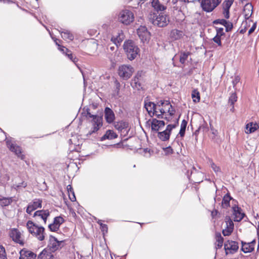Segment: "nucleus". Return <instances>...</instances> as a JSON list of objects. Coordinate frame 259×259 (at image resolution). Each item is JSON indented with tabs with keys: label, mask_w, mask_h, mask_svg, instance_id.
<instances>
[{
	"label": "nucleus",
	"mask_w": 259,
	"mask_h": 259,
	"mask_svg": "<svg viewBox=\"0 0 259 259\" xmlns=\"http://www.w3.org/2000/svg\"><path fill=\"white\" fill-rule=\"evenodd\" d=\"M172 105L168 100H158L156 101L155 116L158 118L162 119L165 113L168 112L170 116L175 114V110L172 109Z\"/></svg>",
	"instance_id": "nucleus-1"
},
{
	"label": "nucleus",
	"mask_w": 259,
	"mask_h": 259,
	"mask_svg": "<svg viewBox=\"0 0 259 259\" xmlns=\"http://www.w3.org/2000/svg\"><path fill=\"white\" fill-rule=\"evenodd\" d=\"M26 227L29 232L38 240L42 241L45 239V228L29 220L26 223Z\"/></svg>",
	"instance_id": "nucleus-2"
},
{
	"label": "nucleus",
	"mask_w": 259,
	"mask_h": 259,
	"mask_svg": "<svg viewBox=\"0 0 259 259\" xmlns=\"http://www.w3.org/2000/svg\"><path fill=\"white\" fill-rule=\"evenodd\" d=\"M123 47L127 58L131 61L136 58L140 52L138 47L132 40H126Z\"/></svg>",
	"instance_id": "nucleus-3"
},
{
	"label": "nucleus",
	"mask_w": 259,
	"mask_h": 259,
	"mask_svg": "<svg viewBox=\"0 0 259 259\" xmlns=\"http://www.w3.org/2000/svg\"><path fill=\"white\" fill-rule=\"evenodd\" d=\"M149 19L152 24L160 27L166 26L169 22L168 16L166 15L154 14L151 15Z\"/></svg>",
	"instance_id": "nucleus-4"
},
{
	"label": "nucleus",
	"mask_w": 259,
	"mask_h": 259,
	"mask_svg": "<svg viewBox=\"0 0 259 259\" xmlns=\"http://www.w3.org/2000/svg\"><path fill=\"white\" fill-rule=\"evenodd\" d=\"M50 211L48 209L36 211L33 215L34 223L38 225L46 224L48 218L50 216Z\"/></svg>",
	"instance_id": "nucleus-5"
},
{
	"label": "nucleus",
	"mask_w": 259,
	"mask_h": 259,
	"mask_svg": "<svg viewBox=\"0 0 259 259\" xmlns=\"http://www.w3.org/2000/svg\"><path fill=\"white\" fill-rule=\"evenodd\" d=\"M222 0H201L202 9L207 13L212 12L221 3Z\"/></svg>",
	"instance_id": "nucleus-6"
},
{
	"label": "nucleus",
	"mask_w": 259,
	"mask_h": 259,
	"mask_svg": "<svg viewBox=\"0 0 259 259\" xmlns=\"http://www.w3.org/2000/svg\"><path fill=\"white\" fill-rule=\"evenodd\" d=\"M118 20L121 23L128 25L134 20V14L130 10H123L119 14Z\"/></svg>",
	"instance_id": "nucleus-7"
},
{
	"label": "nucleus",
	"mask_w": 259,
	"mask_h": 259,
	"mask_svg": "<svg viewBox=\"0 0 259 259\" xmlns=\"http://www.w3.org/2000/svg\"><path fill=\"white\" fill-rule=\"evenodd\" d=\"M133 71L134 69L131 65H122L118 68V74L124 79L129 78L132 76Z\"/></svg>",
	"instance_id": "nucleus-8"
},
{
	"label": "nucleus",
	"mask_w": 259,
	"mask_h": 259,
	"mask_svg": "<svg viewBox=\"0 0 259 259\" xmlns=\"http://www.w3.org/2000/svg\"><path fill=\"white\" fill-rule=\"evenodd\" d=\"M91 122L92 124V129L90 132V135L97 132L103 125L102 116L95 115L91 117Z\"/></svg>",
	"instance_id": "nucleus-9"
},
{
	"label": "nucleus",
	"mask_w": 259,
	"mask_h": 259,
	"mask_svg": "<svg viewBox=\"0 0 259 259\" xmlns=\"http://www.w3.org/2000/svg\"><path fill=\"white\" fill-rule=\"evenodd\" d=\"M224 248L227 254H233L238 250V243L235 241L228 240L224 244Z\"/></svg>",
	"instance_id": "nucleus-10"
},
{
	"label": "nucleus",
	"mask_w": 259,
	"mask_h": 259,
	"mask_svg": "<svg viewBox=\"0 0 259 259\" xmlns=\"http://www.w3.org/2000/svg\"><path fill=\"white\" fill-rule=\"evenodd\" d=\"M137 34L143 42H147L150 38V33L145 26H140L137 29Z\"/></svg>",
	"instance_id": "nucleus-11"
},
{
	"label": "nucleus",
	"mask_w": 259,
	"mask_h": 259,
	"mask_svg": "<svg viewBox=\"0 0 259 259\" xmlns=\"http://www.w3.org/2000/svg\"><path fill=\"white\" fill-rule=\"evenodd\" d=\"M64 242L63 241H58L55 237L50 236V243L48 247L50 248V250L55 251L63 246Z\"/></svg>",
	"instance_id": "nucleus-12"
},
{
	"label": "nucleus",
	"mask_w": 259,
	"mask_h": 259,
	"mask_svg": "<svg viewBox=\"0 0 259 259\" xmlns=\"http://www.w3.org/2000/svg\"><path fill=\"white\" fill-rule=\"evenodd\" d=\"M10 236L16 243H19L21 245H24V241L21 239V234L17 229H13L11 230Z\"/></svg>",
	"instance_id": "nucleus-13"
},
{
	"label": "nucleus",
	"mask_w": 259,
	"mask_h": 259,
	"mask_svg": "<svg viewBox=\"0 0 259 259\" xmlns=\"http://www.w3.org/2000/svg\"><path fill=\"white\" fill-rule=\"evenodd\" d=\"M42 200L39 199H34L32 202L29 203L26 209V212L28 214L31 213L34 210L41 208Z\"/></svg>",
	"instance_id": "nucleus-14"
},
{
	"label": "nucleus",
	"mask_w": 259,
	"mask_h": 259,
	"mask_svg": "<svg viewBox=\"0 0 259 259\" xmlns=\"http://www.w3.org/2000/svg\"><path fill=\"white\" fill-rule=\"evenodd\" d=\"M232 209L235 222L241 221L245 215V213L242 212V209L236 204L232 207Z\"/></svg>",
	"instance_id": "nucleus-15"
},
{
	"label": "nucleus",
	"mask_w": 259,
	"mask_h": 259,
	"mask_svg": "<svg viewBox=\"0 0 259 259\" xmlns=\"http://www.w3.org/2000/svg\"><path fill=\"white\" fill-rule=\"evenodd\" d=\"M234 2V0H225L222 4L223 14L226 19L230 17V9Z\"/></svg>",
	"instance_id": "nucleus-16"
},
{
	"label": "nucleus",
	"mask_w": 259,
	"mask_h": 259,
	"mask_svg": "<svg viewBox=\"0 0 259 259\" xmlns=\"http://www.w3.org/2000/svg\"><path fill=\"white\" fill-rule=\"evenodd\" d=\"M36 254L26 248H23L20 251L19 259H36Z\"/></svg>",
	"instance_id": "nucleus-17"
},
{
	"label": "nucleus",
	"mask_w": 259,
	"mask_h": 259,
	"mask_svg": "<svg viewBox=\"0 0 259 259\" xmlns=\"http://www.w3.org/2000/svg\"><path fill=\"white\" fill-rule=\"evenodd\" d=\"M156 102L155 103L150 101L145 102V108L151 117L155 116V113L157 112L156 111Z\"/></svg>",
	"instance_id": "nucleus-18"
},
{
	"label": "nucleus",
	"mask_w": 259,
	"mask_h": 259,
	"mask_svg": "<svg viewBox=\"0 0 259 259\" xmlns=\"http://www.w3.org/2000/svg\"><path fill=\"white\" fill-rule=\"evenodd\" d=\"M7 144L9 149L15 153L18 157H20L22 159L24 158V156L21 154V148L19 146L11 143L9 141H7Z\"/></svg>",
	"instance_id": "nucleus-19"
},
{
	"label": "nucleus",
	"mask_w": 259,
	"mask_h": 259,
	"mask_svg": "<svg viewBox=\"0 0 259 259\" xmlns=\"http://www.w3.org/2000/svg\"><path fill=\"white\" fill-rule=\"evenodd\" d=\"M105 119L108 123H112L115 120V114L109 107H106L104 110Z\"/></svg>",
	"instance_id": "nucleus-20"
},
{
	"label": "nucleus",
	"mask_w": 259,
	"mask_h": 259,
	"mask_svg": "<svg viewBox=\"0 0 259 259\" xmlns=\"http://www.w3.org/2000/svg\"><path fill=\"white\" fill-rule=\"evenodd\" d=\"M58 50H59L63 54H65L67 56L68 58L76 64L79 70L81 71V68L78 64H76L77 60L76 59V58H73V55L71 53H69L70 51L67 48L61 45H58Z\"/></svg>",
	"instance_id": "nucleus-21"
},
{
	"label": "nucleus",
	"mask_w": 259,
	"mask_h": 259,
	"mask_svg": "<svg viewBox=\"0 0 259 259\" xmlns=\"http://www.w3.org/2000/svg\"><path fill=\"white\" fill-rule=\"evenodd\" d=\"M165 122L163 120H159L156 118L153 119L151 122V129L152 131L158 132L160 129L163 127Z\"/></svg>",
	"instance_id": "nucleus-22"
},
{
	"label": "nucleus",
	"mask_w": 259,
	"mask_h": 259,
	"mask_svg": "<svg viewBox=\"0 0 259 259\" xmlns=\"http://www.w3.org/2000/svg\"><path fill=\"white\" fill-rule=\"evenodd\" d=\"M124 38V34L122 30H120L115 36H113L111 38V41L114 44L116 48L120 45L121 42L123 41Z\"/></svg>",
	"instance_id": "nucleus-23"
},
{
	"label": "nucleus",
	"mask_w": 259,
	"mask_h": 259,
	"mask_svg": "<svg viewBox=\"0 0 259 259\" xmlns=\"http://www.w3.org/2000/svg\"><path fill=\"white\" fill-rule=\"evenodd\" d=\"M128 124L127 122L120 121L116 122L114 123L115 128L119 132L124 133V131L127 133V128H128Z\"/></svg>",
	"instance_id": "nucleus-24"
},
{
	"label": "nucleus",
	"mask_w": 259,
	"mask_h": 259,
	"mask_svg": "<svg viewBox=\"0 0 259 259\" xmlns=\"http://www.w3.org/2000/svg\"><path fill=\"white\" fill-rule=\"evenodd\" d=\"M184 36V32L177 29H172L170 31V37L173 40H179Z\"/></svg>",
	"instance_id": "nucleus-25"
},
{
	"label": "nucleus",
	"mask_w": 259,
	"mask_h": 259,
	"mask_svg": "<svg viewBox=\"0 0 259 259\" xmlns=\"http://www.w3.org/2000/svg\"><path fill=\"white\" fill-rule=\"evenodd\" d=\"M54 257L51 251L44 249L38 255L37 259H54Z\"/></svg>",
	"instance_id": "nucleus-26"
},
{
	"label": "nucleus",
	"mask_w": 259,
	"mask_h": 259,
	"mask_svg": "<svg viewBox=\"0 0 259 259\" xmlns=\"http://www.w3.org/2000/svg\"><path fill=\"white\" fill-rule=\"evenodd\" d=\"M62 37L66 41H71L74 39L73 35L68 30L61 29L59 31Z\"/></svg>",
	"instance_id": "nucleus-27"
},
{
	"label": "nucleus",
	"mask_w": 259,
	"mask_h": 259,
	"mask_svg": "<svg viewBox=\"0 0 259 259\" xmlns=\"http://www.w3.org/2000/svg\"><path fill=\"white\" fill-rule=\"evenodd\" d=\"M226 228L222 231L223 234L225 236H229L233 232L234 229V224L232 221L226 222Z\"/></svg>",
	"instance_id": "nucleus-28"
},
{
	"label": "nucleus",
	"mask_w": 259,
	"mask_h": 259,
	"mask_svg": "<svg viewBox=\"0 0 259 259\" xmlns=\"http://www.w3.org/2000/svg\"><path fill=\"white\" fill-rule=\"evenodd\" d=\"M258 128L259 126L256 123L249 122L246 125L245 133L246 134L252 133Z\"/></svg>",
	"instance_id": "nucleus-29"
},
{
	"label": "nucleus",
	"mask_w": 259,
	"mask_h": 259,
	"mask_svg": "<svg viewBox=\"0 0 259 259\" xmlns=\"http://www.w3.org/2000/svg\"><path fill=\"white\" fill-rule=\"evenodd\" d=\"M233 199L229 193H227L224 195L222 201V206L224 208H227L230 206V201Z\"/></svg>",
	"instance_id": "nucleus-30"
},
{
	"label": "nucleus",
	"mask_w": 259,
	"mask_h": 259,
	"mask_svg": "<svg viewBox=\"0 0 259 259\" xmlns=\"http://www.w3.org/2000/svg\"><path fill=\"white\" fill-rule=\"evenodd\" d=\"M241 244H242L241 250L243 252H244V253L251 252L254 249L253 245L250 244L249 243H246V242L242 241Z\"/></svg>",
	"instance_id": "nucleus-31"
},
{
	"label": "nucleus",
	"mask_w": 259,
	"mask_h": 259,
	"mask_svg": "<svg viewBox=\"0 0 259 259\" xmlns=\"http://www.w3.org/2000/svg\"><path fill=\"white\" fill-rule=\"evenodd\" d=\"M117 137V135L112 130L107 131L106 134L101 138V140H105L106 139L111 140Z\"/></svg>",
	"instance_id": "nucleus-32"
},
{
	"label": "nucleus",
	"mask_w": 259,
	"mask_h": 259,
	"mask_svg": "<svg viewBox=\"0 0 259 259\" xmlns=\"http://www.w3.org/2000/svg\"><path fill=\"white\" fill-rule=\"evenodd\" d=\"M152 6L157 12L163 11L166 9V7L160 4L159 0H152Z\"/></svg>",
	"instance_id": "nucleus-33"
},
{
	"label": "nucleus",
	"mask_w": 259,
	"mask_h": 259,
	"mask_svg": "<svg viewBox=\"0 0 259 259\" xmlns=\"http://www.w3.org/2000/svg\"><path fill=\"white\" fill-rule=\"evenodd\" d=\"M170 135L165 130L157 133V137L162 141L169 140Z\"/></svg>",
	"instance_id": "nucleus-34"
},
{
	"label": "nucleus",
	"mask_w": 259,
	"mask_h": 259,
	"mask_svg": "<svg viewBox=\"0 0 259 259\" xmlns=\"http://www.w3.org/2000/svg\"><path fill=\"white\" fill-rule=\"evenodd\" d=\"M224 238L220 233L216 234V248H221L223 246Z\"/></svg>",
	"instance_id": "nucleus-35"
},
{
	"label": "nucleus",
	"mask_w": 259,
	"mask_h": 259,
	"mask_svg": "<svg viewBox=\"0 0 259 259\" xmlns=\"http://www.w3.org/2000/svg\"><path fill=\"white\" fill-rule=\"evenodd\" d=\"M13 201L12 197L0 198V205L3 206H7L11 204Z\"/></svg>",
	"instance_id": "nucleus-36"
},
{
	"label": "nucleus",
	"mask_w": 259,
	"mask_h": 259,
	"mask_svg": "<svg viewBox=\"0 0 259 259\" xmlns=\"http://www.w3.org/2000/svg\"><path fill=\"white\" fill-rule=\"evenodd\" d=\"M187 125V121L185 119L183 120L181 124V128L179 133V135H180L181 137H183L185 135Z\"/></svg>",
	"instance_id": "nucleus-37"
},
{
	"label": "nucleus",
	"mask_w": 259,
	"mask_h": 259,
	"mask_svg": "<svg viewBox=\"0 0 259 259\" xmlns=\"http://www.w3.org/2000/svg\"><path fill=\"white\" fill-rule=\"evenodd\" d=\"M67 190L68 193V196L69 197V199L71 201H74L76 200V198L74 195V193L73 192V189L71 185H68L67 186Z\"/></svg>",
	"instance_id": "nucleus-38"
},
{
	"label": "nucleus",
	"mask_w": 259,
	"mask_h": 259,
	"mask_svg": "<svg viewBox=\"0 0 259 259\" xmlns=\"http://www.w3.org/2000/svg\"><path fill=\"white\" fill-rule=\"evenodd\" d=\"M191 54L189 52H183L181 53V56L180 58V62L182 64H184L186 61L187 60L188 56Z\"/></svg>",
	"instance_id": "nucleus-39"
},
{
	"label": "nucleus",
	"mask_w": 259,
	"mask_h": 259,
	"mask_svg": "<svg viewBox=\"0 0 259 259\" xmlns=\"http://www.w3.org/2000/svg\"><path fill=\"white\" fill-rule=\"evenodd\" d=\"M88 44L89 46H91L93 51H96L97 50L98 44L96 40L94 39H91L89 40Z\"/></svg>",
	"instance_id": "nucleus-40"
},
{
	"label": "nucleus",
	"mask_w": 259,
	"mask_h": 259,
	"mask_svg": "<svg viewBox=\"0 0 259 259\" xmlns=\"http://www.w3.org/2000/svg\"><path fill=\"white\" fill-rule=\"evenodd\" d=\"M192 98L194 102H199L200 99L199 93L196 90H194L192 93Z\"/></svg>",
	"instance_id": "nucleus-41"
},
{
	"label": "nucleus",
	"mask_w": 259,
	"mask_h": 259,
	"mask_svg": "<svg viewBox=\"0 0 259 259\" xmlns=\"http://www.w3.org/2000/svg\"><path fill=\"white\" fill-rule=\"evenodd\" d=\"M64 221V219L61 217H57L54 218V223L58 227H60Z\"/></svg>",
	"instance_id": "nucleus-42"
},
{
	"label": "nucleus",
	"mask_w": 259,
	"mask_h": 259,
	"mask_svg": "<svg viewBox=\"0 0 259 259\" xmlns=\"http://www.w3.org/2000/svg\"><path fill=\"white\" fill-rule=\"evenodd\" d=\"M84 114L88 118H91L93 117L95 115L92 114L90 112V109L88 107H84L83 109V112H82V115L83 114Z\"/></svg>",
	"instance_id": "nucleus-43"
},
{
	"label": "nucleus",
	"mask_w": 259,
	"mask_h": 259,
	"mask_svg": "<svg viewBox=\"0 0 259 259\" xmlns=\"http://www.w3.org/2000/svg\"><path fill=\"white\" fill-rule=\"evenodd\" d=\"M27 186V183L24 181L18 184H14L12 186V188L16 190H17L20 187H22L23 188H25Z\"/></svg>",
	"instance_id": "nucleus-44"
},
{
	"label": "nucleus",
	"mask_w": 259,
	"mask_h": 259,
	"mask_svg": "<svg viewBox=\"0 0 259 259\" xmlns=\"http://www.w3.org/2000/svg\"><path fill=\"white\" fill-rule=\"evenodd\" d=\"M225 27L226 32H229L233 29V26L232 22L227 21L226 24L224 25Z\"/></svg>",
	"instance_id": "nucleus-45"
},
{
	"label": "nucleus",
	"mask_w": 259,
	"mask_h": 259,
	"mask_svg": "<svg viewBox=\"0 0 259 259\" xmlns=\"http://www.w3.org/2000/svg\"><path fill=\"white\" fill-rule=\"evenodd\" d=\"M0 259H7L5 248L0 246Z\"/></svg>",
	"instance_id": "nucleus-46"
},
{
	"label": "nucleus",
	"mask_w": 259,
	"mask_h": 259,
	"mask_svg": "<svg viewBox=\"0 0 259 259\" xmlns=\"http://www.w3.org/2000/svg\"><path fill=\"white\" fill-rule=\"evenodd\" d=\"M237 97L235 93H233L231 94L229 98V102L231 103V105H233L234 103L237 101Z\"/></svg>",
	"instance_id": "nucleus-47"
},
{
	"label": "nucleus",
	"mask_w": 259,
	"mask_h": 259,
	"mask_svg": "<svg viewBox=\"0 0 259 259\" xmlns=\"http://www.w3.org/2000/svg\"><path fill=\"white\" fill-rule=\"evenodd\" d=\"M217 34L216 35L220 37L225 35V33L224 31V28L222 27H215Z\"/></svg>",
	"instance_id": "nucleus-48"
},
{
	"label": "nucleus",
	"mask_w": 259,
	"mask_h": 259,
	"mask_svg": "<svg viewBox=\"0 0 259 259\" xmlns=\"http://www.w3.org/2000/svg\"><path fill=\"white\" fill-rule=\"evenodd\" d=\"M212 40L219 46L221 47L222 46L221 37L215 35V36L212 38Z\"/></svg>",
	"instance_id": "nucleus-49"
},
{
	"label": "nucleus",
	"mask_w": 259,
	"mask_h": 259,
	"mask_svg": "<svg viewBox=\"0 0 259 259\" xmlns=\"http://www.w3.org/2000/svg\"><path fill=\"white\" fill-rule=\"evenodd\" d=\"M227 20L224 19H218L214 20L213 21V24H221L222 25H224L225 24H226V22Z\"/></svg>",
	"instance_id": "nucleus-50"
},
{
	"label": "nucleus",
	"mask_w": 259,
	"mask_h": 259,
	"mask_svg": "<svg viewBox=\"0 0 259 259\" xmlns=\"http://www.w3.org/2000/svg\"><path fill=\"white\" fill-rule=\"evenodd\" d=\"M49 228L51 231L56 232L59 230V227L53 222V223L49 225Z\"/></svg>",
	"instance_id": "nucleus-51"
},
{
	"label": "nucleus",
	"mask_w": 259,
	"mask_h": 259,
	"mask_svg": "<svg viewBox=\"0 0 259 259\" xmlns=\"http://www.w3.org/2000/svg\"><path fill=\"white\" fill-rule=\"evenodd\" d=\"M211 167L212 168V169L213 170V171L215 172V173H218L219 172H220L221 171V168L219 166H218L214 163H213V162H211Z\"/></svg>",
	"instance_id": "nucleus-52"
},
{
	"label": "nucleus",
	"mask_w": 259,
	"mask_h": 259,
	"mask_svg": "<svg viewBox=\"0 0 259 259\" xmlns=\"http://www.w3.org/2000/svg\"><path fill=\"white\" fill-rule=\"evenodd\" d=\"M240 80V77L239 76H236L232 80V84L233 85V88H234L235 90H236V85L237 83L239 82Z\"/></svg>",
	"instance_id": "nucleus-53"
},
{
	"label": "nucleus",
	"mask_w": 259,
	"mask_h": 259,
	"mask_svg": "<svg viewBox=\"0 0 259 259\" xmlns=\"http://www.w3.org/2000/svg\"><path fill=\"white\" fill-rule=\"evenodd\" d=\"M176 126V124H169L167 125L166 128L165 130L166 131V132H167L170 135L171 131L172 130V129L175 128Z\"/></svg>",
	"instance_id": "nucleus-54"
},
{
	"label": "nucleus",
	"mask_w": 259,
	"mask_h": 259,
	"mask_svg": "<svg viewBox=\"0 0 259 259\" xmlns=\"http://www.w3.org/2000/svg\"><path fill=\"white\" fill-rule=\"evenodd\" d=\"M100 229L103 235H104L105 233H107L108 232V227L107 225L106 224H100Z\"/></svg>",
	"instance_id": "nucleus-55"
},
{
	"label": "nucleus",
	"mask_w": 259,
	"mask_h": 259,
	"mask_svg": "<svg viewBox=\"0 0 259 259\" xmlns=\"http://www.w3.org/2000/svg\"><path fill=\"white\" fill-rule=\"evenodd\" d=\"M88 33L89 34V35L91 36L97 35L98 34H99V33L98 32L97 30L94 29H89L88 31Z\"/></svg>",
	"instance_id": "nucleus-56"
},
{
	"label": "nucleus",
	"mask_w": 259,
	"mask_h": 259,
	"mask_svg": "<svg viewBox=\"0 0 259 259\" xmlns=\"http://www.w3.org/2000/svg\"><path fill=\"white\" fill-rule=\"evenodd\" d=\"M164 151L166 154H172L173 153V150L170 146L164 148Z\"/></svg>",
	"instance_id": "nucleus-57"
},
{
	"label": "nucleus",
	"mask_w": 259,
	"mask_h": 259,
	"mask_svg": "<svg viewBox=\"0 0 259 259\" xmlns=\"http://www.w3.org/2000/svg\"><path fill=\"white\" fill-rule=\"evenodd\" d=\"M256 28V26L255 24H253L252 27L249 29L248 31V34H251L255 30Z\"/></svg>",
	"instance_id": "nucleus-58"
},
{
	"label": "nucleus",
	"mask_w": 259,
	"mask_h": 259,
	"mask_svg": "<svg viewBox=\"0 0 259 259\" xmlns=\"http://www.w3.org/2000/svg\"><path fill=\"white\" fill-rule=\"evenodd\" d=\"M53 39L54 40L56 45L58 47V45H60V44H58V41H59V42L61 41V40H58V39L57 38H55L54 37H52Z\"/></svg>",
	"instance_id": "nucleus-59"
},
{
	"label": "nucleus",
	"mask_w": 259,
	"mask_h": 259,
	"mask_svg": "<svg viewBox=\"0 0 259 259\" xmlns=\"http://www.w3.org/2000/svg\"><path fill=\"white\" fill-rule=\"evenodd\" d=\"M247 8H248L249 9H252V6L251 4H247L245 6V8L247 9Z\"/></svg>",
	"instance_id": "nucleus-60"
},
{
	"label": "nucleus",
	"mask_w": 259,
	"mask_h": 259,
	"mask_svg": "<svg viewBox=\"0 0 259 259\" xmlns=\"http://www.w3.org/2000/svg\"><path fill=\"white\" fill-rule=\"evenodd\" d=\"M249 244H251V245H252L254 247L255 244V240H253L251 242H249Z\"/></svg>",
	"instance_id": "nucleus-61"
},
{
	"label": "nucleus",
	"mask_w": 259,
	"mask_h": 259,
	"mask_svg": "<svg viewBox=\"0 0 259 259\" xmlns=\"http://www.w3.org/2000/svg\"><path fill=\"white\" fill-rule=\"evenodd\" d=\"M116 48H117L116 47L115 48L114 46H111V47H110L109 49L111 51H114Z\"/></svg>",
	"instance_id": "nucleus-62"
},
{
	"label": "nucleus",
	"mask_w": 259,
	"mask_h": 259,
	"mask_svg": "<svg viewBox=\"0 0 259 259\" xmlns=\"http://www.w3.org/2000/svg\"><path fill=\"white\" fill-rule=\"evenodd\" d=\"M83 83H84V90L86 89V88H87V81L86 80H85L84 78L83 77Z\"/></svg>",
	"instance_id": "nucleus-63"
},
{
	"label": "nucleus",
	"mask_w": 259,
	"mask_h": 259,
	"mask_svg": "<svg viewBox=\"0 0 259 259\" xmlns=\"http://www.w3.org/2000/svg\"><path fill=\"white\" fill-rule=\"evenodd\" d=\"M101 222H102V221H101V220H99L97 221V223L100 225V224H103Z\"/></svg>",
	"instance_id": "nucleus-64"
}]
</instances>
